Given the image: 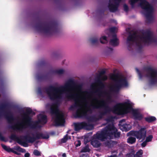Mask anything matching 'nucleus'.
Listing matches in <instances>:
<instances>
[{
	"label": "nucleus",
	"mask_w": 157,
	"mask_h": 157,
	"mask_svg": "<svg viewBox=\"0 0 157 157\" xmlns=\"http://www.w3.org/2000/svg\"><path fill=\"white\" fill-rule=\"evenodd\" d=\"M113 1H116L118 3H120L121 2V0H112Z\"/></svg>",
	"instance_id": "nucleus-57"
},
{
	"label": "nucleus",
	"mask_w": 157,
	"mask_h": 157,
	"mask_svg": "<svg viewBox=\"0 0 157 157\" xmlns=\"http://www.w3.org/2000/svg\"><path fill=\"white\" fill-rule=\"evenodd\" d=\"M0 82L1 85L3 86L4 85V80L2 79H0Z\"/></svg>",
	"instance_id": "nucleus-53"
},
{
	"label": "nucleus",
	"mask_w": 157,
	"mask_h": 157,
	"mask_svg": "<svg viewBox=\"0 0 157 157\" xmlns=\"http://www.w3.org/2000/svg\"><path fill=\"white\" fill-rule=\"evenodd\" d=\"M75 144L76 147L80 146L81 145V142L80 140H77L75 142Z\"/></svg>",
	"instance_id": "nucleus-41"
},
{
	"label": "nucleus",
	"mask_w": 157,
	"mask_h": 157,
	"mask_svg": "<svg viewBox=\"0 0 157 157\" xmlns=\"http://www.w3.org/2000/svg\"><path fill=\"white\" fill-rule=\"evenodd\" d=\"M108 51H110L111 52H112L113 51V49L112 48L108 47Z\"/></svg>",
	"instance_id": "nucleus-55"
},
{
	"label": "nucleus",
	"mask_w": 157,
	"mask_h": 157,
	"mask_svg": "<svg viewBox=\"0 0 157 157\" xmlns=\"http://www.w3.org/2000/svg\"><path fill=\"white\" fill-rule=\"evenodd\" d=\"M13 149L20 152L25 153L26 152V150L25 149L19 146H14Z\"/></svg>",
	"instance_id": "nucleus-29"
},
{
	"label": "nucleus",
	"mask_w": 157,
	"mask_h": 157,
	"mask_svg": "<svg viewBox=\"0 0 157 157\" xmlns=\"http://www.w3.org/2000/svg\"><path fill=\"white\" fill-rule=\"evenodd\" d=\"M4 115L8 123L10 124H12L15 119L13 114L10 111H8Z\"/></svg>",
	"instance_id": "nucleus-22"
},
{
	"label": "nucleus",
	"mask_w": 157,
	"mask_h": 157,
	"mask_svg": "<svg viewBox=\"0 0 157 157\" xmlns=\"http://www.w3.org/2000/svg\"><path fill=\"white\" fill-rule=\"evenodd\" d=\"M32 112L31 109L27 108L25 110V112H24L22 114L21 122L10 126V128L13 130H20L27 127L33 129L38 127L39 122L33 121L32 117L30 116Z\"/></svg>",
	"instance_id": "nucleus-3"
},
{
	"label": "nucleus",
	"mask_w": 157,
	"mask_h": 157,
	"mask_svg": "<svg viewBox=\"0 0 157 157\" xmlns=\"http://www.w3.org/2000/svg\"><path fill=\"white\" fill-rule=\"evenodd\" d=\"M106 71L104 70H102L99 73L100 75H102L105 74V73Z\"/></svg>",
	"instance_id": "nucleus-49"
},
{
	"label": "nucleus",
	"mask_w": 157,
	"mask_h": 157,
	"mask_svg": "<svg viewBox=\"0 0 157 157\" xmlns=\"http://www.w3.org/2000/svg\"><path fill=\"white\" fill-rule=\"evenodd\" d=\"M85 108L83 109L82 107L78 109L75 115L76 118L85 117L87 116L88 112H91L92 110L89 107H87L86 105H85Z\"/></svg>",
	"instance_id": "nucleus-15"
},
{
	"label": "nucleus",
	"mask_w": 157,
	"mask_h": 157,
	"mask_svg": "<svg viewBox=\"0 0 157 157\" xmlns=\"http://www.w3.org/2000/svg\"><path fill=\"white\" fill-rule=\"evenodd\" d=\"M112 39L109 41V44L113 46H116L118 45L119 41L118 39L117 38V35L116 33H113L112 35Z\"/></svg>",
	"instance_id": "nucleus-20"
},
{
	"label": "nucleus",
	"mask_w": 157,
	"mask_h": 157,
	"mask_svg": "<svg viewBox=\"0 0 157 157\" xmlns=\"http://www.w3.org/2000/svg\"><path fill=\"white\" fill-rule=\"evenodd\" d=\"M88 119L89 121L94 122L99 121L98 118L95 116H93L89 117Z\"/></svg>",
	"instance_id": "nucleus-32"
},
{
	"label": "nucleus",
	"mask_w": 157,
	"mask_h": 157,
	"mask_svg": "<svg viewBox=\"0 0 157 157\" xmlns=\"http://www.w3.org/2000/svg\"><path fill=\"white\" fill-rule=\"evenodd\" d=\"M100 42L102 44H106L108 42L107 37L105 36H101L100 38Z\"/></svg>",
	"instance_id": "nucleus-30"
},
{
	"label": "nucleus",
	"mask_w": 157,
	"mask_h": 157,
	"mask_svg": "<svg viewBox=\"0 0 157 157\" xmlns=\"http://www.w3.org/2000/svg\"><path fill=\"white\" fill-rule=\"evenodd\" d=\"M156 120V119L155 117L152 116H148L145 118V121L149 123L153 122L155 121Z\"/></svg>",
	"instance_id": "nucleus-28"
},
{
	"label": "nucleus",
	"mask_w": 157,
	"mask_h": 157,
	"mask_svg": "<svg viewBox=\"0 0 157 157\" xmlns=\"http://www.w3.org/2000/svg\"><path fill=\"white\" fill-rule=\"evenodd\" d=\"M38 93L40 94H42V90L40 87H39L38 88Z\"/></svg>",
	"instance_id": "nucleus-50"
},
{
	"label": "nucleus",
	"mask_w": 157,
	"mask_h": 157,
	"mask_svg": "<svg viewBox=\"0 0 157 157\" xmlns=\"http://www.w3.org/2000/svg\"><path fill=\"white\" fill-rule=\"evenodd\" d=\"M143 151L142 150H139L134 155V157H142Z\"/></svg>",
	"instance_id": "nucleus-38"
},
{
	"label": "nucleus",
	"mask_w": 157,
	"mask_h": 157,
	"mask_svg": "<svg viewBox=\"0 0 157 157\" xmlns=\"http://www.w3.org/2000/svg\"><path fill=\"white\" fill-rule=\"evenodd\" d=\"M119 4L120 3L116 1L109 0L108 8L110 12L114 13L117 11L118 10Z\"/></svg>",
	"instance_id": "nucleus-17"
},
{
	"label": "nucleus",
	"mask_w": 157,
	"mask_h": 157,
	"mask_svg": "<svg viewBox=\"0 0 157 157\" xmlns=\"http://www.w3.org/2000/svg\"><path fill=\"white\" fill-rule=\"evenodd\" d=\"M35 28L38 31L48 34H52L58 31V23L55 21L39 22L36 24Z\"/></svg>",
	"instance_id": "nucleus-6"
},
{
	"label": "nucleus",
	"mask_w": 157,
	"mask_h": 157,
	"mask_svg": "<svg viewBox=\"0 0 157 157\" xmlns=\"http://www.w3.org/2000/svg\"><path fill=\"white\" fill-rule=\"evenodd\" d=\"M110 31L112 33V35L113 34V33H115V31L116 30V27H113L110 28L109 29Z\"/></svg>",
	"instance_id": "nucleus-43"
},
{
	"label": "nucleus",
	"mask_w": 157,
	"mask_h": 157,
	"mask_svg": "<svg viewBox=\"0 0 157 157\" xmlns=\"http://www.w3.org/2000/svg\"><path fill=\"white\" fill-rule=\"evenodd\" d=\"M30 154L29 153H26L24 155L25 157H29L30 156Z\"/></svg>",
	"instance_id": "nucleus-54"
},
{
	"label": "nucleus",
	"mask_w": 157,
	"mask_h": 157,
	"mask_svg": "<svg viewBox=\"0 0 157 157\" xmlns=\"http://www.w3.org/2000/svg\"><path fill=\"white\" fill-rule=\"evenodd\" d=\"M46 64V62L44 60H43L40 61L38 63V65L40 66L45 65Z\"/></svg>",
	"instance_id": "nucleus-45"
},
{
	"label": "nucleus",
	"mask_w": 157,
	"mask_h": 157,
	"mask_svg": "<svg viewBox=\"0 0 157 157\" xmlns=\"http://www.w3.org/2000/svg\"><path fill=\"white\" fill-rule=\"evenodd\" d=\"M136 141V138L135 137L130 136L127 140V142L128 143L133 144Z\"/></svg>",
	"instance_id": "nucleus-31"
},
{
	"label": "nucleus",
	"mask_w": 157,
	"mask_h": 157,
	"mask_svg": "<svg viewBox=\"0 0 157 157\" xmlns=\"http://www.w3.org/2000/svg\"><path fill=\"white\" fill-rule=\"evenodd\" d=\"M66 97L69 100L72 99H74L75 102L74 105H71L69 108V110L73 111L75 108H76L79 106V103L80 102V100L79 99L80 96L78 94H67L66 95Z\"/></svg>",
	"instance_id": "nucleus-14"
},
{
	"label": "nucleus",
	"mask_w": 157,
	"mask_h": 157,
	"mask_svg": "<svg viewBox=\"0 0 157 157\" xmlns=\"http://www.w3.org/2000/svg\"><path fill=\"white\" fill-rule=\"evenodd\" d=\"M154 41L151 32L147 30L142 33L141 35H137L135 33L129 34L127 37V44L128 49L130 51L132 50V47L134 43L139 49H141L142 48V42L149 44Z\"/></svg>",
	"instance_id": "nucleus-1"
},
{
	"label": "nucleus",
	"mask_w": 157,
	"mask_h": 157,
	"mask_svg": "<svg viewBox=\"0 0 157 157\" xmlns=\"http://www.w3.org/2000/svg\"><path fill=\"white\" fill-rule=\"evenodd\" d=\"M11 107V105L8 102H5L0 105V110L2 113L5 114L8 111H6L5 109H8Z\"/></svg>",
	"instance_id": "nucleus-21"
},
{
	"label": "nucleus",
	"mask_w": 157,
	"mask_h": 157,
	"mask_svg": "<svg viewBox=\"0 0 157 157\" xmlns=\"http://www.w3.org/2000/svg\"><path fill=\"white\" fill-rule=\"evenodd\" d=\"M147 75V77L150 78V82L151 85L157 83V70L150 67H146L145 69Z\"/></svg>",
	"instance_id": "nucleus-12"
},
{
	"label": "nucleus",
	"mask_w": 157,
	"mask_h": 157,
	"mask_svg": "<svg viewBox=\"0 0 157 157\" xmlns=\"http://www.w3.org/2000/svg\"><path fill=\"white\" fill-rule=\"evenodd\" d=\"M78 87L79 88H81V86H78Z\"/></svg>",
	"instance_id": "nucleus-64"
},
{
	"label": "nucleus",
	"mask_w": 157,
	"mask_h": 157,
	"mask_svg": "<svg viewBox=\"0 0 157 157\" xmlns=\"http://www.w3.org/2000/svg\"><path fill=\"white\" fill-rule=\"evenodd\" d=\"M71 139V137L69 136L67 134H66L61 140V142L62 143H65L67 141L68 139Z\"/></svg>",
	"instance_id": "nucleus-36"
},
{
	"label": "nucleus",
	"mask_w": 157,
	"mask_h": 157,
	"mask_svg": "<svg viewBox=\"0 0 157 157\" xmlns=\"http://www.w3.org/2000/svg\"><path fill=\"white\" fill-rule=\"evenodd\" d=\"M1 146L2 148L6 151H7L9 153H10L12 152L15 154H16L17 155H21V154L19 153L17 151L13 150L10 147H8L6 145H5L3 144H1Z\"/></svg>",
	"instance_id": "nucleus-23"
},
{
	"label": "nucleus",
	"mask_w": 157,
	"mask_h": 157,
	"mask_svg": "<svg viewBox=\"0 0 157 157\" xmlns=\"http://www.w3.org/2000/svg\"><path fill=\"white\" fill-rule=\"evenodd\" d=\"M113 76L114 78H111L114 81V83L110 88L111 91L118 93L122 88L128 86V82L126 78L115 75H113Z\"/></svg>",
	"instance_id": "nucleus-8"
},
{
	"label": "nucleus",
	"mask_w": 157,
	"mask_h": 157,
	"mask_svg": "<svg viewBox=\"0 0 157 157\" xmlns=\"http://www.w3.org/2000/svg\"><path fill=\"white\" fill-rule=\"evenodd\" d=\"M132 114L133 118L134 120L138 121H141L143 118V115L139 111L138 109H132Z\"/></svg>",
	"instance_id": "nucleus-18"
},
{
	"label": "nucleus",
	"mask_w": 157,
	"mask_h": 157,
	"mask_svg": "<svg viewBox=\"0 0 157 157\" xmlns=\"http://www.w3.org/2000/svg\"><path fill=\"white\" fill-rule=\"evenodd\" d=\"M132 109V107L130 103L125 102L124 103H118L112 108V111L114 113L121 114L122 112L126 113Z\"/></svg>",
	"instance_id": "nucleus-9"
},
{
	"label": "nucleus",
	"mask_w": 157,
	"mask_h": 157,
	"mask_svg": "<svg viewBox=\"0 0 157 157\" xmlns=\"http://www.w3.org/2000/svg\"><path fill=\"white\" fill-rule=\"evenodd\" d=\"M33 154L34 155L37 156H39L41 155V152L36 149L34 150Z\"/></svg>",
	"instance_id": "nucleus-39"
},
{
	"label": "nucleus",
	"mask_w": 157,
	"mask_h": 157,
	"mask_svg": "<svg viewBox=\"0 0 157 157\" xmlns=\"http://www.w3.org/2000/svg\"><path fill=\"white\" fill-rule=\"evenodd\" d=\"M31 114H32L33 115H35V113L32 111V112L31 113Z\"/></svg>",
	"instance_id": "nucleus-60"
},
{
	"label": "nucleus",
	"mask_w": 157,
	"mask_h": 157,
	"mask_svg": "<svg viewBox=\"0 0 157 157\" xmlns=\"http://www.w3.org/2000/svg\"><path fill=\"white\" fill-rule=\"evenodd\" d=\"M75 85L73 80L69 79L64 86L58 87L49 86L46 89V91L51 100L58 101L62 98L64 93L70 92L71 88Z\"/></svg>",
	"instance_id": "nucleus-2"
},
{
	"label": "nucleus",
	"mask_w": 157,
	"mask_h": 157,
	"mask_svg": "<svg viewBox=\"0 0 157 157\" xmlns=\"http://www.w3.org/2000/svg\"><path fill=\"white\" fill-rule=\"evenodd\" d=\"M37 80L39 81H42L48 79V74L45 75H38L36 76Z\"/></svg>",
	"instance_id": "nucleus-25"
},
{
	"label": "nucleus",
	"mask_w": 157,
	"mask_h": 157,
	"mask_svg": "<svg viewBox=\"0 0 157 157\" xmlns=\"http://www.w3.org/2000/svg\"><path fill=\"white\" fill-rule=\"evenodd\" d=\"M86 156V155L84 154H83L82 155L80 156L79 157H85Z\"/></svg>",
	"instance_id": "nucleus-59"
},
{
	"label": "nucleus",
	"mask_w": 157,
	"mask_h": 157,
	"mask_svg": "<svg viewBox=\"0 0 157 157\" xmlns=\"http://www.w3.org/2000/svg\"><path fill=\"white\" fill-rule=\"evenodd\" d=\"M91 43L93 45H97L99 44L98 39L97 38H92L90 40Z\"/></svg>",
	"instance_id": "nucleus-33"
},
{
	"label": "nucleus",
	"mask_w": 157,
	"mask_h": 157,
	"mask_svg": "<svg viewBox=\"0 0 157 157\" xmlns=\"http://www.w3.org/2000/svg\"><path fill=\"white\" fill-rule=\"evenodd\" d=\"M101 81H105L107 79V77L106 75H104L102 76Z\"/></svg>",
	"instance_id": "nucleus-48"
},
{
	"label": "nucleus",
	"mask_w": 157,
	"mask_h": 157,
	"mask_svg": "<svg viewBox=\"0 0 157 157\" xmlns=\"http://www.w3.org/2000/svg\"><path fill=\"white\" fill-rule=\"evenodd\" d=\"M97 83L98 84L99 86V88L95 92L96 93H98V95L99 96H101L102 95L104 94L107 93L104 91L101 90V89L104 88L105 87V84L102 82L101 80H96Z\"/></svg>",
	"instance_id": "nucleus-19"
},
{
	"label": "nucleus",
	"mask_w": 157,
	"mask_h": 157,
	"mask_svg": "<svg viewBox=\"0 0 157 157\" xmlns=\"http://www.w3.org/2000/svg\"><path fill=\"white\" fill-rule=\"evenodd\" d=\"M101 78H102L101 75H100V74H99V75H98L97 76V80H98L99 79L100 80H101Z\"/></svg>",
	"instance_id": "nucleus-52"
},
{
	"label": "nucleus",
	"mask_w": 157,
	"mask_h": 157,
	"mask_svg": "<svg viewBox=\"0 0 157 157\" xmlns=\"http://www.w3.org/2000/svg\"><path fill=\"white\" fill-rule=\"evenodd\" d=\"M93 100L99 103L98 105L93 104L91 105V106L93 109L103 108V110L107 114L109 113L112 111V108L107 104V102L104 100L102 99L100 101H98L97 98H95L93 99Z\"/></svg>",
	"instance_id": "nucleus-11"
},
{
	"label": "nucleus",
	"mask_w": 157,
	"mask_h": 157,
	"mask_svg": "<svg viewBox=\"0 0 157 157\" xmlns=\"http://www.w3.org/2000/svg\"><path fill=\"white\" fill-rule=\"evenodd\" d=\"M49 137L48 134H44L42 133L36 132L35 134V136H31L29 135H27L23 136V140L25 141H22L15 134H12L10 138L11 140L16 141L17 143L20 145L24 147L28 146V143H33L36 140L42 139H47Z\"/></svg>",
	"instance_id": "nucleus-5"
},
{
	"label": "nucleus",
	"mask_w": 157,
	"mask_h": 157,
	"mask_svg": "<svg viewBox=\"0 0 157 157\" xmlns=\"http://www.w3.org/2000/svg\"><path fill=\"white\" fill-rule=\"evenodd\" d=\"M50 113L52 115H54V122L55 126L63 125L65 122L64 115L63 113H60L59 109L52 105L50 108Z\"/></svg>",
	"instance_id": "nucleus-10"
},
{
	"label": "nucleus",
	"mask_w": 157,
	"mask_h": 157,
	"mask_svg": "<svg viewBox=\"0 0 157 157\" xmlns=\"http://www.w3.org/2000/svg\"><path fill=\"white\" fill-rule=\"evenodd\" d=\"M107 114L104 110L100 112L99 115L98 116V118L99 120L101 119L104 116L106 115Z\"/></svg>",
	"instance_id": "nucleus-34"
},
{
	"label": "nucleus",
	"mask_w": 157,
	"mask_h": 157,
	"mask_svg": "<svg viewBox=\"0 0 157 157\" xmlns=\"http://www.w3.org/2000/svg\"><path fill=\"white\" fill-rule=\"evenodd\" d=\"M64 71L63 69H60L57 70H52L50 71L49 73L53 74L62 75L64 73Z\"/></svg>",
	"instance_id": "nucleus-27"
},
{
	"label": "nucleus",
	"mask_w": 157,
	"mask_h": 157,
	"mask_svg": "<svg viewBox=\"0 0 157 157\" xmlns=\"http://www.w3.org/2000/svg\"><path fill=\"white\" fill-rule=\"evenodd\" d=\"M153 137V136L152 135H149L146 138L145 140L147 142H150L152 140Z\"/></svg>",
	"instance_id": "nucleus-40"
},
{
	"label": "nucleus",
	"mask_w": 157,
	"mask_h": 157,
	"mask_svg": "<svg viewBox=\"0 0 157 157\" xmlns=\"http://www.w3.org/2000/svg\"><path fill=\"white\" fill-rule=\"evenodd\" d=\"M74 125L75 130L76 131H78L82 129L91 130L94 128L93 124H90L85 121L75 123Z\"/></svg>",
	"instance_id": "nucleus-13"
},
{
	"label": "nucleus",
	"mask_w": 157,
	"mask_h": 157,
	"mask_svg": "<svg viewBox=\"0 0 157 157\" xmlns=\"http://www.w3.org/2000/svg\"><path fill=\"white\" fill-rule=\"evenodd\" d=\"M62 156V157H67L66 154L65 153L63 154Z\"/></svg>",
	"instance_id": "nucleus-58"
},
{
	"label": "nucleus",
	"mask_w": 157,
	"mask_h": 157,
	"mask_svg": "<svg viewBox=\"0 0 157 157\" xmlns=\"http://www.w3.org/2000/svg\"><path fill=\"white\" fill-rule=\"evenodd\" d=\"M123 8H124V10L125 12H127L128 11V10H129L128 7V5H126V4H124V5H123Z\"/></svg>",
	"instance_id": "nucleus-42"
},
{
	"label": "nucleus",
	"mask_w": 157,
	"mask_h": 157,
	"mask_svg": "<svg viewBox=\"0 0 157 157\" xmlns=\"http://www.w3.org/2000/svg\"><path fill=\"white\" fill-rule=\"evenodd\" d=\"M147 142L145 140L141 144V145L142 147H144L146 146L147 144Z\"/></svg>",
	"instance_id": "nucleus-47"
},
{
	"label": "nucleus",
	"mask_w": 157,
	"mask_h": 157,
	"mask_svg": "<svg viewBox=\"0 0 157 157\" xmlns=\"http://www.w3.org/2000/svg\"><path fill=\"white\" fill-rule=\"evenodd\" d=\"M121 133L113 124H109L101 131L98 132L93 136L94 138L101 141L108 139H113L119 138Z\"/></svg>",
	"instance_id": "nucleus-4"
},
{
	"label": "nucleus",
	"mask_w": 157,
	"mask_h": 157,
	"mask_svg": "<svg viewBox=\"0 0 157 157\" xmlns=\"http://www.w3.org/2000/svg\"><path fill=\"white\" fill-rule=\"evenodd\" d=\"M40 117L38 118V121L40 122H41L45 124L47 122V117L45 115H40Z\"/></svg>",
	"instance_id": "nucleus-26"
},
{
	"label": "nucleus",
	"mask_w": 157,
	"mask_h": 157,
	"mask_svg": "<svg viewBox=\"0 0 157 157\" xmlns=\"http://www.w3.org/2000/svg\"><path fill=\"white\" fill-rule=\"evenodd\" d=\"M107 99L109 101H110L111 102L112 101V100L110 96H109L108 97Z\"/></svg>",
	"instance_id": "nucleus-56"
},
{
	"label": "nucleus",
	"mask_w": 157,
	"mask_h": 157,
	"mask_svg": "<svg viewBox=\"0 0 157 157\" xmlns=\"http://www.w3.org/2000/svg\"><path fill=\"white\" fill-rule=\"evenodd\" d=\"M136 70L138 74L139 77L141 78H142L143 75L141 71L137 68H136Z\"/></svg>",
	"instance_id": "nucleus-44"
},
{
	"label": "nucleus",
	"mask_w": 157,
	"mask_h": 157,
	"mask_svg": "<svg viewBox=\"0 0 157 157\" xmlns=\"http://www.w3.org/2000/svg\"><path fill=\"white\" fill-rule=\"evenodd\" d=\"M0 139L2 141L5 140V138L2 136V134L0 132Z\"/></svg>",
	"instance_id": "nucleus-46"
},
{
	"label": "nucleus",
	"mask_w": 157,
	"mask_h": 157,
	"mask_svg": "<svg viewBox=\"0 0 157 157\" xmlns=\"http://www.w3.org/2000/svg\"><path fill=\"white\" fill-rule=\"evenodd\" d=\"M139 1H140V5L146 12L145 16L147 20L150 22L152 19V14L154 9L151 4L146 0H130L129 2L132 7L133 8L135 4Z\"/></svg>",
	"instance_id": "nucleus-7"
},
{
	"label": "nucleus",
	"mask_w": 157,
	"mask_h": 157,
	"mask_svg": "<svg viewBox=\"0 0 157 157\" xmlns=\"http://www.w3.org/2000/svg\"><path fill=\"white\" fill-rule=\"evenodd\" d=\"M106 144L109 147H110L111 146V143L110 141L107 142Z\"/></svg>",
	"instance_id": "nucleus-51"
},
{
	"label": "nucleus",
	"mask_w": 157,
	"mask_h": 157,
	"mask_svg": "<svg viewBox=\"0 0 157 157\" xmlns=\"http://www.w3.org/2000/svg\"><path fill=\"white\" fill-rule=\"evenodd\" d=\"M82 99L84 100H85V101H86V98H82Z\"/></svg>",
	"instance_id": "nucleus-61"
},
{
	"label": "nucleus",
	"mask_w": 157,
	"mask_h": 157,
	"mask_svg": "<svg viewBox=\"0 0 157 157\" xmlns=\"http://www.w3.org/2000/svg\"><path fill=\"white\" fill-rule=\"evenodd\" d=\"M115 118V117L112 116H109L105 119V121L107 123L112 122L114 121Z\"/></svg>",
	"instance_id": "nucleus-35"
},
{
	"label": "nucleus",
	"mask_w": 157,
	"mask_h": 157,
	"mask_svg": "<svg viewBox=\"0 0 157 157\" xmlns=\"http://www.w3.org/2000/svg\"><path fill=\"white\" fill-rule=\"evenodd\" d=\"M110 157H116L115 155H111Z\"/></svg>",
	"instance_id": "nucleus-63"
},
{
	"label": "nucleus",
	"mask_w": 157,
	"mask_h": 157,
	"mask_svg": "<svg viewBox=\"0 0 157 157\" xmlns=\"http://www.w3.org/2000/svg\"><path fill=\"white\" fill-rule=\"evenodd\" d=\"M90 151V149L89 148V146L87 145H86L85 147H83L81 151V152H89Z\"/></svg>",
	"instance_id": "nucleus-37"
},
{
	"label": "nucleus",
	"mask_w": 157,
	"mask_h": 157,
	"mask_svg": "<svg viewBox=\"0 0 157 157\" xmlns=\"http://www.w3.org/2000/svg\"><path fill=\"white\" fill-rule=\"evenodd\" d=\"M97 140V139H94L93 137L91 142V145L94 147H99L101 145V143Z\"/></svg>",
	"instance_id": "nucleus-24"
},
{
	"label": "nucleus",
	"mask_w": 157,
	"mask_h": 157,
	"mask_svg": "<svg viewBox=\"0 0 157 157\" xmlns=\"http://www.w3.org/2000/svg\"><path fill=\"white\" fill-rule=\"evenodd\" d=\"M129 133L131 135L135 136L139 140L141 139V141H142L146 137V130L145 128H141L139 131H131Z\"/></svg>",
	"instance_id": "nucleus-16"
},
{
	"label": "nucleus",
	"mask_w": 157,
	"mask_h": 157,
	"mask_svg": "<svg viewBox=\"0 0 157 157\" xmlns=\"http://www.w3.org/2000/svg\"><path fill=\"white\" fill-rule=\"evenodd\" d=\"M124 120L123 119V120H121L120 121V122H119V123H121V122H122V121H124Z\"/></svg>",
	"instance_id": "nucleus-62"
}]
</instances>
